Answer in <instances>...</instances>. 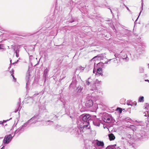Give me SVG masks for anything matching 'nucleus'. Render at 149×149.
Segmentation results:
<instances>
[{
	"mask_svg": "<svg viewBox=\"0 0 149 149\" xmlns=\"http://www.w3.org/2000/svg\"><path fill=\"white\" fill-rule=\"evenodd\" d=\"M39 118V116L38 115L34 116L28 121V123H30V124L33 123H35L38 121V120Z\"/></svg>",
	"mask_w": 149,
	"mask_h": 149,
	"instance_id": "f257e3e1",
	"label": "nucleus"
},
{
	"mask_svg": "<svg viewBox=\"0 0 149 149\" xmlns=\"http://www.w3.org/2000/svg\"><path fill=\"white\" fill-rule=\"evenodd\" d=\"M12 138L13 137L12 136L11 134L6 136L3 139V141L4 143L6 144L9 143V142L11 141Z\"/></svg>",
	"mask_w": 149,
	"mask_h": 149,
	"instance_id": "f03ea898",
	"label": "nucleus"
},
{
	"mask_svg": "<svg viewBox=\"0 0 149 149\" xmlns=\"http://www.w3.org/2000/svg\"><path fill=\"white\" fill-rule=\"evenodd\" d=\"M104 121L107 123H110L111 122L113 118L111 116L107 114L103 118Z\"/></svg>",
	"mask_w": 149,
	"mask_h": 149,
	"instance_id": "7ed1b4c3",
	"label": "nucleus"
},
{
	"mask_svg": "<svg viewBox=\"0 0 149 149\" xmlns=\"http://www.w3.org/2000/svg\"><path fill=\"white\" fill-rule=\"evenodd\" d=\"M83 126L82 125L80 126L81 130H82V129L83 130H85V129L89 128L90 126L89 125V122H83Z\"/></svg>",
	"mask_w": 149,
	"mask_h": 149,
	"instance_id": "20e7f679",
	"label": "nucleus"
},
{
	"mask_svg": "<svg viewBox=\"0 0 149 149\" xmlns=\"http://www.w3.org/2000/svg\"><path fill=\"white\" fill-rule=\"evenodd\" d=\"M91 119V116L89 114H86L82 117V120L83 122H89V120Z\"/></svg>",
	"mask_w": 149,
	"mask_h": 149,
	"instance_id": "39448f33",
	"label": "nucleus"
},
{
	"mask_svg": "<svg viewBox=\"0 0 149 149\" xmlns=\"http://www.w3.org/2000/svg\"><path fill=\"white\" fill-rule=\"evenodd\" d=\"M30 123H28V121L26 122V123H24V125L22 126L21 127L19 128H18L17 130L15 132V134H17L18 132H19V134L20 133L22 132L21 131V130H22V128L23 127H26L27 126V124H29L30 125Z\"/></svg>",
	"mask_w": 149,
	"mask_h": 149,
	"instance_id": "423d86ee",
	"label": "nucleus"
},
{
	"mask_svg": "<svg viewBox=\"0 0 149 149\" xmlns=\"http://www.w3.org/2000/svg\"><path fill=\"white\" fill-rule=\"evenodd\" d=\"M93 104V102L91 100H88L86 103V106L87 107H91Z\"/></svg>",
	"mask_w": 149,
	"mask_h": 149,
	"instance_id": "0eeeda50",
	"label": "nucleus"
},
{
	"mask_svg": "<svg viewBox=\"0 0 149 149\" xmlns=\"http://www.w3.org/2000/svg\"><path fill=\"white\" fill-rule=\"evenodd\" d=\"M100 120L98 119H97L93 121V124L95 125L99 126L100 125Z\"/></svg>",
	"mask_w": 149,
	"mask_h": 149,
	"instance_id": "6e6552de",
	"label": "nucleus"
},
{
	"mask_svg": "<svg viewBox=\"0 0 149 149\" xmlns=\"http://www.w3.org/2000/svg\"><path fill=\"white\" fill-rule=\"evenodd\" d=\"M109 137L110 140H113L115 139V136L112 133L109 134Z\"/></svg>",
	"mask_w": 149,
	"mask_h": 149,
	"instance_id": "1a4fd4ad",
	"label": "nucleus"
},
{
	"mask_svg": "<svg viewBox=\"0 0 149 149\" xmlns=\"http://www.w3.org/2000/svg\"><path fill=\"white\" fill-rule=\"evenodd\" d=\"M26 80L27 81L26 83V85H29V73H28L27 74L26 77Z\"/></svg>",
	"mask_w": 149,
	"mask_h": 149,
	"instance_id": "9d476101",
	"label": "nucleus"
},
{
	"mask_svg": "<svg viewBox=\"0 0 149 149\" xmlns=\"http://www.w3.org/2000/svg\"><path fill=\"white\" fill-rule=\"evenodd\" d=\"M102 70V68H98L97 70V73H96V75H98V74L99 75H101L102 73H101V71Z\"/></svg>",
	"mask_w": 149,
	"mask_h": 149,
	"instance_id": "9b49d317",
	"label": "nucleus"
},
{
	"mask_svg": "<svg viewBox=\"0 0 149 149\" xmlns=\"http://www.w3.org/2000/svg\"><path fill=\"white\" fill-rule=\"evenodd\" d=\"M96 144L98 146H104V143L103 142L98 141L97 142Z\"/></svg>",
	"mask_w": 149,
	"mask_h": 149,
	"instance_id": "f8f14e48",
	"label": "nucleus"
},
{
	"mask_svg": "<svg viewBox=\"0 0 149 149\" xmlns=\"http://www.w3.org/2000/svg\"><path fill=\"white\" fill-rule=\"evenodd\" d=\"M49 71V70H48L47 68H46L45 70L44 71V75H45V77L46 76L47 73H48Z\"/></svg>",
	"mask_w": 149,
	"mask_h": 149,
	"instance_id": "ddd939ff",
	"label": "nucleus"
},
{
	"mask_svg": "<svg viewBox=\"0 0 149 149\" xmlns=\"http://www.w3.org/2000/svg\"><path fill=\"white\" fill-rule=\"evenodd\" d=\"M144 97L143 96L140 97L139 99V101L140 102L144 101Z\"/></svg>",
	"mask_w": 149,
	"mask_h": 149,
	"instance_id": "4468645a",
	"label": "nucleus"
},
{
	"mask_svg": "<svg viewBox=\"0 0 149 149\" xmlns=\"http://www.w3.org/2000/svg\"><path fill=\"white\" fill-rule=\"evenodd\" d=\"M19 50L18 49H17L15 51V53L16 54V56L17 57H18L19 56Z\"/></svg>",
	"mask_w": 149,
	"mask_h": 149,
	"instance_id": "2eb2a0df",
	"label": "nucleus"
},
{
	"mask_svg": "<svg viewBox=\"0 0 149 149\" xmlns=\"http://www.w3.org/2000/svg\"><path fill=\"white\" fill-rule=\"evenodd\" d=\"M144 69L142 67H140L139 68V72L140 73H143L144 72Z\"/></svg>",
	"mask_w": 149,
	"mask_h": 149,
	"instance_id": "dca6fc26",
	"label": "nucleus"
},
{
	"mask_svg": "<svg viewBox=\"0 0 149 149\" xmlns=\"http://www.w3.org/2000/svg\"><path fill=\"white\" fill-rule=\"evenodd\" d=\"M65 129V128L64 127H61L58 129V130L61 131H66Z\"/></svg>",
	"mask_w": 149,
	"mask_h": 149,
	"instance_id": "f3484780",
	"label": "nucleus"
},
{
	"mask_svg": "<svg viewBox=\"0 0 149 149\" xmlns=\"http://www.w3.org/2000/svg\"><path fill=\"white\" fill-rule=\"evenodd\" d=\"M84 68L82 67H79L77 68V70H80L81 71H82L84 69Z\"/></svg>",
	"mask_w": 149,
	"mask_h": 149,
	"instance_id": "a211bd4d",
	"label": "nucleus"
},
{
	"mask_svg": "<svg viewBox=\"0 0 149 149\" xmlns=\"http://www.w3.org/2000/svg\"><path fill=\"white\" fill-rule=\"evenodd\" d=\"M13 70L12 71V72H11V71H10V72L11 74V75L12 76V77L13 78V79H14V80L15 81L16 80V79L14 77V76L13 75Z\"/></svg>",
	"mask_w": 149,
	"mask_h": 149,
	"instance_id": "6ab92c4d",
	"label": "nucleus"
},
{
	"mask_svg": "<svg viewBox=\"0 0 149 149\" xmlns=\"http://www.w3.org/2000/svg\"><path fill=\"white\" fill-rule=\"evenodd\" d=\"M53 123V122L52 121H51L50 120H48L47 121V124L48 125H52Z\"/></svg>",
	"mask_w": 149,
	"mask_h": 149,
	"instance_id": "aec40b11",
	"label": "nucleus"
},
{
	"mask_svg": "<svg viewBox=\"0 0 149 149\" xmlns=\"http://www.w3.org/2000/svg\"><path fill=\"white\" fill-rule=\"evenodd\" d=\"M106 149H116V148L113 146H109L107 147Z\"/></svg>",
	"mask_w": 149,
	"mask_h": 149,
	"instance_id": "412c9836",
	"label": "nucleus"
},
{
	"mask_svg": "<svg viewBox=\"0 0 149 149\" xmlns=\"http://www.w3.org/2000/svg\"><path fill=\"white\" fill-rule=\"evenodd\" d=\"M86 83L87 85H89L90 84V82H89L88 80L86 81Z\"/></svg>",
	"mask_w": 149,
	"mask_h": 149,
	"instance_id": "4be33fe9",
	"label": "nucleus"
},
{
	"mask_svg": "<svg viewBox=\"0 0 149 149\" xmlns=\"http://www.w3.org/2000/svg\"><path fill=\"white\" fill-rule=\"evenodd\" d=\"M112 59H109V60L108 61H107L106 62H105L104 63V64H108V62L110 61Z\"/></svg>",
	"mask_w": 149,
	"mask_h": 149,
	"instance_id": "5701e85b",
	"label": "nucleus"
},
{
	"mask_svg": "<svg viewBox=\"0 0 149 149\" xmlns=\"http://www.w3.org/2000/svg\"><path fill=\"white\" fill-rule=\"evenodd\" d=\"M127 104L129 105H131V106H132V104L130 102H127Z\"/></svg>",
	"mask_w": 149,
	"mask_h": 149,
	"instance_id": "b1692460",
	"label": "nucleus"
},
{
	"mask_svg": "<svg viewBox=\"0 0 149 149\" xmlns=\"http://www.w3.org/2000/svg\"><path fill=\"white\" fill-rule=\"evenodd\" d=\"M114 56L115 57H118L119 54H115Z\"/></svg>",
	"mask_w": 149,
	"mask_h": 149,
	"instance_id": "393cba45",
	"label": "nucleus"
},
{
	"mask_svg": "<svg viewBox=\"0 0 149 149\" xmlns=\"http://www.w3.org/2000/svg\"><path fill=\"white\" fill-rule=\"evenodd\" d=\"M11 118H10L9 119V120H3V122H6V121H9L10 120V119H11Z\"/></svg>",
	"mask_w": 149,
	"mask_h": 149,
	"instance_id": "a878e982",
	"label": "nucleus"
},
{
	"mask_svg": "<svg viewBox=\"0 0 149 149\" xmlns=\"http://www.w3.org/2000/svg\"><path fill=\"white\" fill-rule=\"evenodd\" d=\"M127 137H128L129 138H131V135L129 134L128 135H127Z\"/></svg>",
	"mask_w": 149,
	"mask_h": 149,
	"instance_id": "bb28decb",
	"label": "nucleus"
},
{
	"mask_svg": "<svg viewBox=\"0 0 149 149\" xmlns=\"http://www.w3.org/2000/svg\"><path fill=\"white\" fill-rule=\"evenodd\" d=\"M38 94H39L38 93L37 94H34V95H33V97H34L35 96H36V95H38Z\"/></svg>",
	"mask_w": 149,
	"mask_h": 149,
	"instance_id": "cd10ccee",
	"label": "nucleus"
},
{
	"mask_svg": "<svg viewBox=\"0 0 149 149\" xmlns=\"http://www.w3.org/2000/svg\"><path fill=\"white\" fill-rule=\"evenodd\" d=\"M65 77H64L63 78H62L61 79H60L59 80V81H61L62 79H63Z\"/></svg>",
	"mask_w": 149,
	"mask_h": 149,
	"instance_id": "c85d7f7f",
	"label": "nucleus"
},
{
	"mask_svg": "<svg viewBox=\"0 0 149 149\" xmlns=\"http://www.w3.org/2000/svg\"><path fill=\"white\" fill-rule=\"evenodd\" d=\"M126 8L129 11H130V10H129V8H128L127 7V6H126Z\"/></svg>",
	"mask_w": 149,
	"mask_h": 149,
	"instance_id": "c756f323",
	"label": "nucleus"
},
{
	"mask_svg": "<svg viewBox=\"0 0 149 149\" xmlns=\"http://www.w3.org/2000/svg\"><path fill=\"white\" fill-rule=\"evenodd\" d=\"M51 116H53L54 117H56V116L55 115L53 114L52 115H51Z\"/></svg>",
	"mask_w": 149,
	"mask_h": 149,
	"instance_id": "7c9ffc66",
	"label": "nucleus"
},
{
	"mask_svg": "<svg viewBox=\"0 0 149 149\" xmlns=\"http://www.w3.org/2000/svg\"><path fill=\"white\" fill-rule=\"evenodd\" d=\"M20 103H19V102H18V103H17V105H18V106H19V105H20Z\"/></svg>",
	"mask_w": 149,
	"mask_h": 149,
	"instance_id": "2f4dec72",
	"label": "nucleus"
},
{
	"mask_svg": "<svg viewBox=\"0 0 149 149\" xmlns=\"http://www.w3.org/2000/svg\"><path fill=\"white\" fill-rule=\"evenodd\" d=\"M145 81H148L149 82V80H145Z\"/></svg>",
	"mask_w": 149,
	"mask_h": 149,
	"instance_id": "473e14b6",
	"label": "nucleus"
},
{
	"mask_svg": "<svg viewBox=\"0 0 149 149\" xmlns=\"http://www.w3.org/2000/svg\"><path fill=\"white\" fill-rule=\"evenodd\" d=\"M97 57V56H95V57H94L93 58V59H95Z\"/></svg>",
	"mask_w": 149,
	"mask_h": 149,
	"instance_id": "72a5a7b5",
	"label": "nucleus"
},
{
	"mask_svg": "<svg viewBox=\"0 0 149 149\" xmlns=\"http://www.w3.org/2000/svg\"><path fill=\"white\" fill-rule=\"evenodd\" d=\"M110 10H111V13H112V11H111V10L110 9Z\"/></svg>",
	"mask_w": 149,
	"mask_h": 149,
	"instance_id": "f704fd0d",
	"label": "nucleus"
},
{
	"mask_svg": "<svg viewBox=\"0 0 149 149\" xmlns=\"http://www.w3.org/2000/svg\"><path fill=\"white\" fill-rule=\"evenodd\" d=\"M3 147H4V146L1 149H4L3 148Z\"/></svg>",
	"mask_w": 149,
	"mask_h": 149,
	"instance_id": "c9c22d12",
	"label": "nucleus"
},
{
	"mask_svg": "<svg viewBox=\"0 0 149 149\" xmlns=\"http://www.w3.org/2000/svg\"><path fill=\"white\" fill-rule=\"evenodd\" d=\"M93 72L94 73H95V72H94V70H93Z\"/></svg>",
	"mask_w": 149,
	"mask_h": 149,
	"instance_id": "e433bc0d",
	"label": "nucleus"
},
{
	"mask_svg": "<svg viewBox=\"0 0 149 149\" xmlns=\"http://www.w3.org/2000/svg\"><path fill=\"white\" fill-rule=\"evenodd\" d=\"M74 21H72V22H73Z\"/></svg>",
	"mask_w": 149,
	"mask_h": 149,
	"instance_id": "4c0bfd02",
	"label": "nucleus"
},
{
	"mask_svg": "<svg viewBox=\"0 0 149 149\" xmlns=\"http://www.w3.org/2000/svg\"><path fill=\"white\" fill-rule=\"evenodd\" d=\"M11 61H12V60H10V62L11 63Z\"/></svg>",
	"mask_w": 149,
	"mask_h": 149,
	"instance_id": "58836bf2",
	"label": "nucleus"
},
{
	"mask_svg": "<svg viewBox=\"0 0 149 149\" xmlns=\"http://www.w3.org/2000/svg\"><path fill=\"white\" fill-rule=\"evenodd\" d=\"M136 103H135V105H136Z\"/></svg>",
	"mask_w": 149,
	"mask_h": 149,
	"instance_id": "ea45409f",
	"label": "nucleus"
},
{
	"mask_svg": "<svg viewBox=\"0 0 149 149\" xmlns=\"http://www.w3.org/2000/svg\"><path fill=\"white\" fill-rule=\"evenodd\" d=\"M1 45H0V49H1Z\"/></svg>",
	"mask_w": 149,
	"mask_h": 149,
	"instance_id": "a19ab883",
	"label": "nucleus"
},
{
	"mask_svg": "<svg viewBox=\"0 0 149 149\" xmlns=\"http://www.w3.org/2000/svg\"><path fill=\"white\" fill-rule=\"evenodd\" d=\"M17 111H15V112H17Z\"/></svg>",
	"mask_w": 149,
	"mask_h": 149,
	"instance_id": "79ce46f5",
	"label": "nucleus"
},
{
	"mask_svg": "<svg viewBox=\"0 0 149 149\" xmlns=\"http://www.w3.org/2000/svg\"><path fill=\"white\" fill-rule=\"evenodd\" d=\"M141 12H140V14L141 13Z\"/></svg>",
	"mask_w": 149,
	"mask_h": 149,
	"instance_id": "37998d69",
	"label": "nucleus"
},
{
	"mask_svg": "<svg viewBox=\"0 0 149 149\" xmlns=\"http://www.w3.org/2000/svg\"><path fill=\"white\" fill-rule=\"evenodd\" d=\"M148 65V66L149 67V64Z\"/></svg>",
	"mask_w": 149,
	"mask_h": 149,
	"instance_id": "c03bdc74",
	"label": "nucleus"
}]
</instances>
